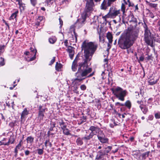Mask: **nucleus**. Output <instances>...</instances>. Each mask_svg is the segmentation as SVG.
<instances>
[{
    "instance_id": "1",
    "label": "nucleus",
    "mask_w": 160,
    "mask_h": 160,
    "mask_svg": "<svg viewBox=\"0 0 160 160\" xmlns=\"http://www.w3.org/2000/svg\"><path fill=\"white\" fill-rule=\"evenodd\" d=\"M82 47L84 51V56L85 60L84 62L79 64L78 72L76 74L77 78L73 82L74 85L78 86L79 85V82L85 79L86 76L92 72V69L88 67L87 62L90 61L97 48L96 45L93 42H88L87 40L83 42Z\"/></svg>"
},
{
    "instance_id": "2",
    "label": "nucleus",
    "mask_w": 160,
    "mask_h": 160,
    "mask_svg": "<svg viewBox=\"0 0 160 160\" xmlns=\"http://www.w3.org/2000/svg\"><path fill=\"white\" fill-rule=\"evenodd\" d=\"M137 33H124L120 36L118 41L119 47L123 49H128L131 47L137 37Z\"/></svg>"
},
{
    "instance_id": "3",
    "label": "nucleus",
    "mask_w": 160,
    "mask_h": 160,
    "mask_svg": "<svg viewBox=\"0 0 160 160\" xmlns=\"http://www.w3.org/2000/svg\"><path fill=\"white\" fill-rule=\"evenodd\" d=\"M93 4V0H90L89 2L87 1L86 5L87 9L84 11L83 14H82L81 17L77 20L76 23V25L78 26L79 27H81L84 24L86 17L87 15V12L92 10Z\"/></svg>"
},
{
    "instance_id": "4",
    "label": "nucleus",
    "mask_w": 160,
    "mask_h": 160,
    "mask_svg": "<svg viewBox=\"0 0 160 160\" xmlns=\"http://www.w3.org/2000/svg\"><path fill=\"white\" fill-rule=\"evenodd\" d=\"M112 91L114 95L119 100L121 101H124V98L127 94L126 90H124L120 87H117L112 89Z\"/></svg>"
},
{
    "instance_id": "5",
    "label": "nucleus",
    "mask_w": 160,
    "mask_h": 160,
    "mask_svg": "<svg viewBox=\"0 0 160 160\" xmlns=\"http://www.w3.org/2000/svg\"><path fill=\"white\" fill-rule=\"evenodd\" d=\"M112 149L111 146H108L105 148L104 150H100L98 152V154L96 156L95 160H102L103 157L105 155H108V153Z\"/></svg>"
},
{
    "instance_id": "6",
    "label": "nucleus",
    "mask_w": 160,
    "mask_h": 160,
    "mask_svg": "<svg viewBox=\"0 0 160 160\" xmlns=\"http://www.w3.org/2000/svg\"><path fill=\"white\" fill-rule=\"evenodd\" d=\"M30 49L31 50L30 52H26L24 53L25 54L28 56L27 58H25L26 60L28 61H33L36 58L37 52L36 50L34 49L32 50L31 48Z\"/></svg>"
},
{
    "instance_id": "7",
    "label": "nucleus",
    "mask_w": 160,
    "mask_h": 160,
    "mask_svg": "<svg viewBox=\"0 0 160 160\" xmlns=\"http://www.w3.org/2000/svg\"><path fill=\"white\" fill-rule=\"evenodd\" d=\"M144 39L145 42L148 45L152 46L153 41L150 31L148 29L145 30Z\"/></svg>"
},
{
    "instance_id": "8",
    "label": "nucleus",
    "mask_w": 160,
    "mask_h": 160,
    "mask_svg": "<svg viewBox=\"0 0 160 160\" xmlns=\"http://www.w3.org/2000/svg\"><path fill=\"white\" fill-rule=\"evenodd\" d=\"M108 13L111 18H114L117 16H118L119 17V21L120 22L121 21V12L120 9L117 10V9H114L113 10V8H111Z\"/></svg>"
},
{
    "instance_id": "9",
    "label": "nucleus",
    "mask_w": 160,
    "mask_h": 160,
    "mask_svg": "<svg viewBox=\"0 0 160 160\" xmlns=\"http://www.w3.org/2000/svg\"><path fill=\"white\" fill-rule=\"evenodd\" d=\"M137 102L139 104V108L141 110L144 114H146L148 111V109L147 107L148 105L146 103H144V102L142 100L138 101Z\"/></svg>"
},
{
    "instance_id": "10",
    "label": "nucleus",
    "mask_w": 160,
    "mask_h": 160,
    "mask_svg": "<svg viewBox=\"0 0 160 160\" xmlns=\"http://www.w3.org/2000/svg\"><path fill=\"white\" fill-rule=\"evenodd\" d=\"M128 3L126 2H125L124 3H122L121 6V11L122 12V16L123 17H125L126 15L125 14L126 12V7L125 5L126 4H128V5L129 7L130 6H133L134 5L133 3H131L129 0H128Z\"/></svg>"
},
{
    "instance_id": "11",
    "label": "nucleus",
    "mask_w": 160,
    "mask_h": 160,
    "mask_svg": "<svg viewBox=\"0 0 160 160\" xmlns=\"http://www.w3.org/2000/svg\"><path fill=\"white\" fill-rule=\"evenodd\" d=\"M46 108H42V107L40 106L39 108V112L38 118L40 120H42L44 116V113L45 112Z\"/></svg>"
},
{
    "instance_id": "12",
    "label": "nucleus",
    "mask_w": 160,
    "mask_h": 160,
    "mask_svg": "<svg viewBox=\"0 0 160 160\" xmlns=\"http://www.w3.org/2000/svg\"><path fill=\"white\" fill-rule=\"evenodd\" d=\"M112 3L108 0L107 2L105 0H104L101 4L100 8L101 9L106 10L108 7L110 6Z\"/></svg>"
},
{
    "instance_id": "13",
    "label": "nucleus",
    "mask_w": 160,
    "mask_h": 160,
    "mask_svg": "<svg viewBox=\"0 0 160 160\" xmlns=\"http://www.w3.org/2000/svg\"><path fill=\"white\" fill-rule=\"evenodd\" d=\"M67 52L69 53V57L71 59H72L74 52L73 48L71 46H68L67 49Z\"/></svg>"
},
{
    "instance_id": "14",
    "label": "nucleus",
    "mask_w": 160,
    "mask_h": 160,
    "mask_svg": "<svg viewBox=\"0 0 160 160\" xmlns=\"http://www.w3.org/2000/svg\"><path fill=\"white\" fill-rule=\"evenodd\" d=\"M28 112L26 108H24L23 111L22 112L21 114V122H23L25 120V118L28 114Z\"/></svg>"
},
{
    "instance_id": "15",
    "label": "nucleus",
    "mask_w": 160,
    "mask_h": 160,
    "mask_svg": "<svg viewBox=\"0 0 160 160\" xmlns=\"http://www.w3.org/2000/svg\"><path fill=\"white\" fill-rule=\"evenodd\" d=\"M150 153V151H148L140 154L139 157V159L145 160L146 158L148 157Z\"/></svg>"
},
{
    "instance_id": "16",
    "label": "nucleus",
    "mask_w": 160,
    "mask_h": 160,
    "mask_svg": "<svg viewBox=\"0 0 160 160\" xmlns=\"http://www.w3.org/2000/svg\"><path fill=\"white\" fill-rule=\"evenodd\" d=\"M15 139L14 138V136H11L9 139L8 140L7 143L2 142V144H4V145L8 146L10 144H13L14 143Z\"/></svg>"
},
{
    "instance_id": "17",
    "label": "nucleus",
    "mask_w": 160,
    "mask_h": 160,
    "mask_svg": "<svg viewBox=\"0 0 160 160\" xmlns=\"http://www.w3.org/2000/svg\"><path fill=\"white\" fill-rule=\"evenodd\" d=\"M92 132L90 133L88 135L86 134L85 136L83 138L84 139L89 140L92 138L95 134L93 132L94 131H91Z\"/></svg>"
},
{
    "instance_id": "18",
    "label": "nucleus",
    "mask_w": 160,
    "mask_h": 160,
    "mask_svg": "<svg viewBox=\"0 0 160 160\" xmlns=\"http://www.w3.org/2000/svg\"><path fill=\"white\" fill-rule=\"evenodd\" d=\"M14 12L11 15V16L9 18V20H13L14 18H16L17 16V14L18 13V11L17 9H14Z\"/></svg>"
},
{
    "instance_id": "19",
    "label": "nucleus",
    "mask_w": 160,
    "mask_h": 160,
    "mask_svg": "<svg viewBox=\"0 0 160 160\" xmlns=\"http://www.w3.org/2000/svg\"><path fill=\"white\" fill-rule=\"evenodd\" d=\"M18 4L19 5V8L21 10H24L25 9V4L23 3L22 1L20 0H18Z\"/></svg>"
},
{
    "instance_id": "20",
    "label": "nucleus",
    "mask_w": 160,
    "mask_h": 160,
    "mask_svg": "<svg viewBox=\"0 0 160 160\" xmlns=\"http://www.w3.org/2000/svg\"><path fill=\"white\" fill-rule=\"evenodd\" d=\"M102 143H108V139L105 137L98 139Z\"/></svg>"
},
{
    "instance_id": "21",
    "label": "nucleus",
    "mask_w": 160,
    "mask_h": 160,
    "mask_svg": "<svg viewBox=\"0 0 160 160\" xmlns=\"http://www.w3.org/2000/svg\"><path fill=\"white\" fill-rule=\"evenodd\" d=\"M83 139H84V138H78L76 141L77 145L80 146L82 145L83 143L82 140Z\"/></svg>"
},
{
    "instance_id": "22",
    "label": "nucleus",
    "mask_w": 160,
    "mask_h": 160,
    "mask_svg": "<svg viewBox=\"0 0 160 160\" xmlns=\"http://www.w3.org/2000/svg\"><path fill=\"white\" fill-rule=\"evenodd\" d=\"M107 37L109 43H111L112 41V34L110 32H108L107 34Z\"/></svg>"
},
{
    "instance_id": "23",
    "label": "nucleus",
    "mask_w": 160,
    "mask_h": 160,
    "mask_svg": "<svg viewBox=\"0 0 160 160\" xmlns=\"http://www.w3.org/2000/svg\"><path fill=\"white\" fill-rule=\"evenodd\" d=\"M77 62L75 61V60H74L72 62V70L74 72L76 71L77 69Z\"/></svg>"
},
{
    "instance_id": "24",
    "label": "nucleus",
    "mask_w": 160,
    "mask_h": 160,
    "mask_svg": "<svg viewBox=\"0 0 160 160\" xmlns=\"http://www.w3.org/2000/svg\"><path fill=\"white\" fill-rule=\"evenodd\" d=\"M57 40V38L55 36H52L49 39V42L51 44L54 43Z\"/></svg>"
},
{
    "instance_id": "25",
    "label": "nucleus",
    "mask_w": 160,
    "mask_h": 160,
    "mask_svg": "<svg viewBox=\"0 0 160 160\" xmlns=\"http://www.w3.org/2000/svg\"><path fill=\"white\" fill-rule=\"evenodd\" d=\"M62 67V64L58 63V62H56L55 66V68L56 70L58 71H60Z\"/></svg>"
},
{
    "instance_id": "26",
    "label": "nucleus",
    "mask_w": 160,
    "mask_h": 160,
    "mask_svg": "<svg viewBox=\"0 0 160 160\" xmlns=\"http://www.w3.org/2000/svg\"><path fill=\"white\" fill-rule=\"evenodd\" d=\"M98 134L97 135L98 139L105 137L102 131H99L98 132Z\"/></svg>"
},
{
    "instance_id": "27",
    "label": "nucleus",
    "mask_w": 160,
    "mask_h": 160,
    "mask_svg": "<svg viewBox=\"0 0 160 160\" xmlns=\"http://www.w3.org/2000/svg\"><path fill=\"white\" fill-rule=\"evenodd\" d=\"M34 140V138L31 136H29L27 137L26 140L28 143H32Z\"/></svg>"
},
{
    "instance_id": "28",
    "label": "nucleus",
    "mask_w": 160,
    "mask_h": 160,
    "mask_svg": "<svg viewBox=\"0 0 160 160\" xmlns=\"http://www.w3.org/2000/svg\"><path fill=\"white\" fill-rule=\"evenodd\" d=\"M124 105L129 109H130L131 107V103L129 100L127 101Z\"/></svg>"
},
{
    "instance_id": "29",
    "label": "nucleus",
    "mask_w": 160,
    "mask_h": 160,
    "mask_svg": "<svg viewBox=\"0 0 160 160\" xmlns=\"http://www.w3.org/2000/svg\"><path fill=\"white\" fill-rule=\"evenodd\" d=\"M78 86L77 85H74L72 87V89L73 91L76 93H78V91L77 90Z\"/></svg>"
},
{
    "instance_id": "30",
    "label": "nucleus",
    "mask_w": 160,
    "mask_h": 160,
    "mask_svg": "<svg viewBox=\"0 0 160 160\" xmlns=\"http://www.w3.org/2000/svg\"><path fill=\"white\" fill-rule=\"evenodd\" d=\"M157 82V79H150L148 81V82L149 84L151 85H153L155 84Z\"/></svg>"
},
{
    "instance_id": "31",
    "label": "nucleus",
    "mask_w": 160,
    "mask_h": 160,
    "mask_svg": "<svg viewBox=\"0 0 160 160\" xmlns=\"http://www.w3.org/2000/svg\"><path fill=\"white\" fill-rule=\"evenodd\" d=\"M128 18V19L130 20V21L135 22L136 21V19L134 17L133 15L132 14L129 15Z\"/></svg>"
},
{
    "instance_id": "32",
    "label": "nucleus",
    "mask_w": 160,
    "mask_h": 160,
    "mask_svg": "<svg viewBox=\"0 0 160 160\" xmlns=\"http://www.w3.org/2000/svg\"><path fill=\"white\" fill-rule=\"evenodd\" d=\"M70 131H63V132L64 134L66 135H70L73 136H76L74 134H72L70 132Z\"/></svg>"
},
{
    "instance_id": "33",
    "label": "nucleus",
    "mask_w": 160,
    "mask_h": 160,
    "mask_svg": "<svg viewBox=\"0 0 160 160\" xmlns=\"http://www.w3.org/2000/svg\"><path fill=\"white\" fill-rule=\"evenodd\" d=\"M23 139V136L18 138V139L19 140V143L18 144L22 145L23 144V142L22 141Z\"/></svg>"
},
{
    "instance_id": "34",
    "label": "nucleus",
    "mask_w": 160,
    "mask_h": 160,
    "mask_svg": "<svg viewBox=\"0 0 160 160\" xmlns=\"http://www.w3.org/2000/svg\"><path fill=\"white\" fill-rule=\"evenodd\" d=\"M154 118L153 115H149L147 118V121L148 122H149V121L152 120Z\"/></svg>"
},
{
    "instance_id": "35",
    "label": "nucleus",
    "mask_w": 160,
    "mask_h": 160,
    "mask_svg": "<svg viewBox=\"0 0 160 160\" xmlns=\"http://www.w3.org/2000/svg\"><path fill=\"white\" fill-rule=\"evenodd\" d=\"M154 116L156 119H159L160 118V112H158L155 113L154 114Z\"/></svg>"
},
{
    "instance_id": "36",
    "label": "nucleus",
    "mask_w": 160,
    "mask_h": 160,
    "mask_svg": "<svg viewBox=\"0 0 160 160\" xmlns=\"http://www.w3.org/2000/svg\"><path fill=\"white\" fill-rule=\"evenodd\" d=\"M43 148L42 149L38 148V149L37 151H38V153L39 155H41L43 153Z\"/></svg>"
},
{
    "instance_id": "37",
    "label": "nucleus",
    "mask_w": 160,
    "mask_h": 160,
    "mask_svg": "<svg viewBox=\"0 0 160 160\" xmlns=\"http://www.w3.org/2000/svg\"><path fill=\"white\" fill-rule=\"evenodd\" d=\"M8 140V139L6 138H4L3 139L0 141V146L1 145H4V144H2V142L4 143H7V142H6Z\"/></svg>"
},
{
    "instance_id": "38",
    "label": "nucleus",
    "mask_w": 160,
    "mask_h": 160,
    "mask_svg": "<svg viewBox=\"0 0 160 160\" xmlns=\"http://www.w3.org/2000/svg\"><path fill=\"white\" fill-rule=\"evenodd\" d=\"M147 55V57H146L145 58V60H147V61H148L149 60H151L152 58V57L151 55H149L148 54H146V55Z\"/></svg>"
},
{
    "instance_id": "39",
    "label": "nucleus",
    "mask_w": 160,
    "mask_h": 160,
    "mask_svg": "<svg viewBox=\"0 0 160 160\" xmlns=\"http://www.w3.org/2000/svg\"><path fill=\"white\" fill-rule=\"evenodd\" d=\"M4 65V59L2 57H0V66H2Z\"/></svg>"
},
{
    "instance_id": "40",
    "label": "nucleus",
    "mask_w": 160,
    "mask_h": 160,
    "mask_svg": "<svg viewBox=\"0 0 160 160\" xmlns=\"http://www.w3.org/2000/svg\"><path fill=\"white\" fill-rule=\"evenodd\" d=\"M31 4L34 6L37 3V0H30Z\"/></svg>"
},
{
    "instance_id": "41",
    "label": "nucleus",
    "mask_w": 160,
    "mask_h": 160,
    "mask_svg": "<svg viewBox=\"0 0 160 160\" xmlns=\"http://www.w3.org/2000/svg\"><path fill=\"white\" fill-rule=\"evenodd\" d=\"M110 18V16H109V13H108V14H107L106 15H105L104 16L102 17V18H103V19L105 21V22L106 21V18Z\"/></svg>"
},
{
    "instance_id": "42",
    "label": "nucleus",
    "mask_w": 160,
    "mask_h": 160,
    "mask_svg": "<svg viewBox=\"0 0 160 160\" xmlns=\"http://www.w3.org/2000/svg\"><path fill=\"white\" fill-rule=\"evenodd\" d=\"M43 18L42 16H39L38 17V18H37V22H40L42 21L43 20Z\"/></svg>"
},
{
    "instance_id": "43",
    "label": "nucleus",
    "mask_w": 160,
    "mask_h": 160,
    "mask_svg": "<svg viewBox=\"0 0 160 160\" xmlns=\"http://www.w3.org/2000/svg\"><path fill=\"white\" fill-rule=\"evenodd\" d=\"M99 128H98V127H94L93 126H91L89 130H97V129H99Z\"/></svg>"
},
{
    "instance_id": "44",
    "label": "nucleus",
    "mask_w": 160,
    "mask_h": 160,
    "mask_svg": "<svg viewBox=\"0 0 160 160\" xmlns=\"http://www.w3.org/2000/svg\"><path fill=\"white\" fill-rule=\"evenodd\" d=\"M80 88L82 90L84 91L86 89V86L84 84H82L80 86Z\"/></svg>"
},
{
    "instance_id": "45",
    "label": "nucleus",
    "mask_w": 160,
    "mask_h": 160,
    "mask_svg": "<svg viewBox=\"0 0 160 160\" xmlns=\"http://www.w3.org/2000/svg\"><path fill=\"white\" fill-rule=\"evenodd\" d=\"M151 133H152V131H149L148 132H146L143 135V136H144V137L148 136L151 134Z\"/></svg>"
},
{
    "instance_id": "46",
    "label": "nucleus",
    "mask_w": 160,
    "mask_h": 160,
    "mask_svg": "<svg viewBox=\"0 0 160 160\" xmlns=\"http://www.w3.org/2000/svg\"><path fill=\"white\" fill-rule=\"evenodd\" d=\"M74 38H75L73 40V41H72V42H77V35L76 33H75V32H74Z\"/></svg>"
},
{
    "instance_id": "47",
    "label": "nucleus",
    "mask_w": 160,
    "mask_h": 160,
    "mask_svg": "<svg viewBox=\"0 0 160 160\" xmlns=\"http://www.w3.org/2000/svg\"><path fill=\"white\" fill-rule=\"evenodd\" d=\"M4 46L0 45V55L4 51Z\"/></svg>"
},
{
    "instance_id": "48",
    "label": "nucleus",
    "mask_w": 160,
    "mask_h": 160,
    "mask_svg": "<svg viewBox=\"0 0 160 160\" xmlns=\"http://www.w3.org/2000/svg\"><path fill=\"white\" fill-rule=\"evenodd\" d=\"M22 145H19L18 144L16 146L15 148H14L15 149H16V150H18V149H20L22 147Z\"/></svg>"
},
{
    "instance_id": "49",
    "label": "nucleus",
    "mask_w": 160,
    "mask_h": 160,
    "mask_svg": "<svg viewBox=\"0 0 160 160\" xmlns=\"http://www.w3.org/2000/svg\"><path fill=\"white\" fill-rule=\"evenodd\" d=\"M149 6L153 8H156L157 7V4L154 3H149Z\"/></svg>"
},
{
    "instance_id": "50",
    "label": "nucleus",
    "mask_w": 160,
    "mask_h": 160,
    "mask_svg": "<svg viewBox=\"0 0 160 160\" xmlns=\"http://www.w3.org/2000/svg\"><path fill=\"white\" fill-rule=\"evenodd\" d=\"M55 61V58L54 57L51 60L49 64V65H52Z\"/></svg>"
},
{
    "instance_id": "51",
    "label": "nucleus",
    "mask_w": 160,
    "mask_h": 160,
    "mask_svg": "<svg viewBox=\"0 0 160 160\" xmlns=\"http://www.w3.org/2000/svg\"><path fill=\"white\" fill-rule=\"evenodd\" d=\"M30 153V152L29 150H27L25 151V154L26 156L28 155Z\"/></svg>"
},
{
    "instance_id": "52",
    "label": "nucleus",
    "mask_w": 160,
    "mask_h": 160,
    "mask_svg": "<svg viewBox=\"0 0 160 160\" xmlns=\"http://www.w3.org/2000/svg\"><path fill=\"white\" fill-rule=\"evenodd\" d=\"M59 21L60 24V27L61 28L63 25V21L60 18H59Z\"/></svg>"
},
{
    "instance_id": "53",
    "label": "nucleus",
    "mask_w": 160,
    "mask_h": 160,
    "mask_svg": "<svg viewBox=\"0 0 160 160\" xmlns=\"http://www.w3.org/2000/svg\"><path fill=\"white\" fill-rule=\"evenodd\" d=\"M144 57L143 56H141L139 60V61H143L144 59Z\"/></svg>"
},
{
    "instance_id": "54",
    "label": "nucleus",
    "mask_w": 160,
    "mask_h": 160,
    "mask_svg": "<svg viewBox=\"0 0 160 160\" xmlns=\"http://www.w3.org/2000/svg\"><path fill=\"white\" fill-rule=\"evenodd\" d=\"M152 101V99L151 98H149L148 99V102H147L148 103V104L149 105V104H151Z\"/></svg>"
},
{
    "instance_id": "55",
    "label": "nucleus",
    "mask_w": 160,
    "mask_h": 160,
    "mask_svg": "<svg viewBox=\"0 0 160 160\" xmlns=\"http://www.w3.org/2000/svg\"><path fill=\"white\" fill-rule=\"evenodd\" d=\"M157 27H158V30L160 32V20H159L158 22Z\"/></svg>"
},
{
    "instance_id": "56",
    "label": "nucleus",
    "mask_w": 160,
    "mask_h": 160,
    "mask_svg": "<svg viewBox=\"0 0 160 160\" xmlns=\"http://www.w3.org/2000/svg\"><path fill=\"white\" fill-rule=\"evenodd\" d=\"M49 142V140H46L45 142V145L46 147H47L48 146V143Z\"/></svg>"
},
{
    "instance_id": "57",
    "label": "nucleus",
    "mask_w": 160,
    "mask_h": 160,
    "mask_svg": "<svg viewBox=\"0 0 160 160\" xmlns=\"http://www.w3.org/2000/svg\"><path fill=\"white\" fill-rule=\"evenodd\" d=\"M115 105H118L119 106H123L124 105V104L120 103H119V102H116L115 104Z\"/></svg>"
},
{
    "instance_id": "58",
    "label": "nucleus",
    "mask_w": 160,
    "mask_h": 160,
    "mask_svg": "<svg viewBox=\"0 0 160 160\" xmlns=\"http://www.w3.org/2000/svg\"><path fill=\"white\" fill-rule=\"evenodd\" d=\"M14 152L15 153L14 156L16 157L18 155V150H16V149H14Z\"/></svg>"
},
{
    "instance_id": "59",
    "label": "nucleus",
    "mask_w": 160,
    "mask_h": 160,
    "mask_svg": "<svg viewBox=\"0 0 160 160\" xmlns=\"http://www.w3.org/2000/svg\"><path fill=\"white\" fill-rule=\"evenodd\" d=\"M64 45L68 47V40H66L64 42Z\"/></svg>"
},
{
    "instance_id": "60",
    "label": "nucleus",
    "mask_w": 160,
    "mask_h": 160,
    "mask_svg": "<svg viewBox=\"0 0 160 160\" xmlns=\"http://www.w3.org/2000/svg\"><path fill=\"white\" fill-rule=\"evenodd\" d=\"M157 147L158 148H159L160 150V141H158L157 144Z\"/></svg>"
},
{
    "instance_id": "61",
    "label": "nucleus",
    "mask_w": 160,
    "mask_h": 160,
    "mask_svg": "<svg viewBox=\"0 0 160 160\" xmlns=\"http://www.w3.org/2000/svg\"><path fill=\"white\" fill-rule=\"evenodd\" d=\"M48 136H50L51 135L52 136L53 135V134L52 133H51L50 132V131H48Z\"/></svg>"
},
{
    "instance_id": "62",
    "label": "nucleus",
    "mask_w": 160,
    "mask_h": 160,
    "mask_svg": "<svg viewBox=\"0 0 160 160\" xmlns=\"http://www.w3.org/2000/svg\"><path fill=\"white\" fill-rule=\"evenodd\" d=\"M71 0H63L64 2L66 4L70 2Z\"/></svg>"
},
{
    "instance_id": "63",
    "label": "nucleus",
    "mask_w": 160,
    "mask_h": 160,
    "mask_svg": "<svg viewBox=\"0 0 160 160\" xmlns=\"http://www.w3.org/2000/svg\"><path fill=\"white\" fill-rule=\"evenodd\" d=\"M144 30L148 29L147 25L145 24L144 25Z\"/></svg>"
},
{
    "instance_id": "64",
    "label": "nucleus",
    "mask_w": 160,
    "mask_h": 160,
    "mask_svg": "<svg viewBox=\"0 0 160 160\" xmlns=\"http://www.w3.org/2000/svg\"><path fill=\"white\" fill-rule=\"evenodd\" d=\"M134 139V138L133 137H131L129 138V140L131 142H132L133 141Z\"/></svg>"
}]
</instances>
